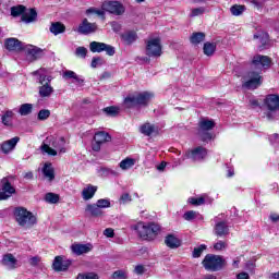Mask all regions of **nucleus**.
Masks as SVG:
<instances>
[{
	"instance_id": "a19ab883",
	"label": "nucleus",
	"mask_w": 279,
	"mask_h": 279,
	"mask_svg": "<svg viewBox=\"0 0 279 279\" xmlns=\"http://www.w3.org/2000/svg\"><path fill=\"white\" fill-rule=\"evenodd\" d=\"M189 204L192 206H204L206 204V197L205 196H199V197H190L187 199Z\"/></svg>"
},
{
	"instance_id": "69168bd1",
	"label": "nucleus",
	"mask_w": 279,
	"mask_h": 279,
	"mask_svg": "<svg viewBox=\"0 0 279 279\" xmlns=\"http://www.w3.org/2000/svg\"><path fill=\"white\" fill-rule=\"evenodd\" d=\"M39 263H40V257L38 256H34L29 259V265H32V267H36Z\"/></svg>"
},
{
	"instance_id": "2f4dec72",
	"label": "nucleus",
	"mask_w": 279,
	"mask_h": 279,
	"mask_svg": "<svg viewBox=\"0 0 279 279\" xmlns=\"http://www.w3.org/2000/svg\"><path fill=\"white\" fill-rule=\"evenodd\" d=\"M26 11H27V8L23 4L12 7L11 8V16H13L14 19H16L19 16H23Z\"/></svg>"
},
{
	"instance_id": "6e6552de",
	"label": "nucleus",
	"mask_w": 279,
	"mask_h": 279,
	"mask_svg": "<svg viewBox=\"0 0 279 279\" xmlns=\"http://www.w3.org/2000/svg\"><path fill=\"white\" fill-rule=\"evenodd\" d=\"M51 80H53L51 75H39V84H41V86H39V97H51V95L53 94Z\"/></svg>"
},
{
	"instance_id": "338daca9",
	"label": "nucleus",
	"mask_w": 279,
	"mask_h": 279,
	"mask_svg": "<svg viewBox=\"0 0 279 279\" xmlns=\"http://www.w3.org/2000/svg\"><path fill=\"white\" fill-rule=\"evenodd\" d=\"M270 221H272V223H278L279 221V215L276 213H271L269 216Z\"/></svg>"
},
{
	"instance_id": "dca6fc26",
	"label": "nucleus",
	"mask_w": 279,
	"mask_h": 279,
	"mask_svg": "<svg viewBox=\"0 0 279 279\" xmlns=\"http://www.w3.org/2000/svg\"><path fill=\"white\" fill-rule=\"evenodd\" d=\"M214 234L219 239H223V236H228L230 234V227L226 221H219L214 227Z\"/></svg>"
},
{
	"instance_id": "ddd939ff",
	"label": "nucleus",
	"mask_w": 279,
	"mask_h": 279,
	"mask_svg": "<svg viewBox=\"0 0 279 279\" xmlns=\"http://www.w3.org/2000/svg\"><path fill=\"white\" fill-rule=\"evenodd\" d=\"M24 51H26L27 58H29L31 62H36V60H40L45 52L43 48L36 47L34 45L25 46Z\"/></svg>"
},
{
	"instance_id": "4be33fe9",
	"label": "nucleus",
	"mask_w": 279,
	"mask_h": 279,
	"mask_svg": "<svg viewBox=\"0 0 279 279\" xmlns=\"http://www.w3.org/2000/svg\"><path fill=\"white\" fill-rule=\"evenodd\" d=\"M1 263L4 267H9L10 269H16L19 259H16V257H14L12 253H7L2 256Z\"/></svg>"
},
{
	"instance_id": "09e8293b",
	"label": "nucleus",
	"mask_w": 279,
	"mask_h": 279,
	"mask_svg": "<svg viewBox=\"0 0 279 279\" xmlns=\"http://www.w3.org/2000/svg\"><path fill=\"white\" fill-rule=\"evenodd\" d=\"M86 14H87V16L89 14H96L97 16H105L106 15V11L99 10L97 8H89V9L86 10Z\"/></svg>"
},
{
	"instance_id": "4468645a",
	"label": "nucleus",
	"mask_w": 279,
	"mask_h": 279,
	"mask_svg": "<svg viewBox=\"0 0 279 279\" xmlns=\"http://www.w3.org/2000/svg\"><path fill=\"white\" fill-rule=\"evenodd\" d=\"M271 57L264 56V54H256L253 57L251 64L255 66V69H258L259 66H263V69H269L271 66Z\"/></svg>"
},
{
	"instance_id": "49530a36",
	"label": "nucleus",
	"mask_w": 279,
	"mask_h": 279,
	"mask_svg": "<svg viewBox=\"0 0 279 279\" xmlns=\"http://www.w3.org/2000/svg\"><path fill=\"white\" fill-rule=\"evenodd\" d=\"M41 151H45V154H48V156H58V151L51 148L48 144L41 145Z\"/></svg>"
},
{
	"instance_id": "473e14b6",
	"label": "nucleus",
	"mask_w": 279,
	"mask_h": 279,
	"mask_svg": "<svg viewBox=\"0 0 279 279\" xmlns=\"http://www.w3.org/2000/svg\"><path fill=\"white\" fill-rule=\"evenodd\" d=\"M203 51L205 56H214L215 51H217V44L207 41L204 44Z\"/></svg>"
},
{
	"instance_id": "052dcab7",
	"label": "nucleus",
	"mask_w": 279,
	"mask_h": 279,
	"mask_svg": "<svg viewBox=\"0 0 279 279\" xmlns=\"http://www.w3.org/2000/svg\"><path fill=\"white\" fill-rule=\"evenodd\" d=\"M120 202H122L123 204H126V202H132V196L130 195V193H124L121 195Z\"/></svg>"
},
{
	"instance_id": "f3484780",
	"label": "nucleus",
	"mask_w": 279,
	"mask_h": 279,
	"mask_svg": "<svg viewBox=\"0 0 279 279\" xmlns=\"http://www.w3.org/2000/svg\"><path fill=\"white\" fill-rule=\"evenodd\" d=\"M265 106H267L268 110L270 112H274L276 110H279V96L276 94H269L264 99Z\"/></svg>"
},
{
	"instance_id": "4c0bfd02",
	"label": "nucleus",
	"mask_w": 279,
	"mask_h": 279,
	"mask_svg": "<svg viewBox=\"0 0 279 279\" xmlns=\"http://www.w3.org/2000/svg\"><path fill=\"white\" fill-rule=\"evenodd\" d=\"M33 110H34V105L23 104L20 106L19 114H21V117H27V116L32 114Z\"/></svg>"
},
{
	"instance_id": "393cba45",
	"label": "nucleus",
	"mask_w": 279,
	"mask_h": 279,
	"mask_svg": "<svg viewBox=\"0 0 279 279\" xmlns=\"http://www.w3.org/2000/svg\"><path fill=\"white\" fill-rule=\"evenodd\" d=\"M85 213H88L89 217H104V210H101L97 204L86 205Z\"/></svg>"
},
{
	"instance_id": "774afa93",
	"label": "nucleus",
	"mask_w": 279,
	"mask_h": 279,
	"mask_svg": "<svg viewBox=\"0 0 279 279\" xmlns=\"http://www.w3.org/2000/svg\"><path fill=\"white\" fill-rule=\"evenodd\" d=\"M236 279H250V274L240 272V274L236 275Z\"/></svg>"
},
{
	"instance_id": "423d86ee",
	"label": "nucleus",
	"mask_w": 279,
	"mask_h": 279,
	"mask_svg": "<svg viewBox=\"0 0 279 279\" xmlns=\"http://www.w3.org/2000/svg\"><path fill=\"white\" fill-rule=\"evenodd\" d=\"M101 9L114 16H123L125 14V5L119 0H108L102 2Z\"/></svg>"
},
{
	"instance_id": "8fccbe9b",
	"label": "nucleus",
	"mask_w": 279,
	"mask_h": 279,
	"mask_svg": "<svg viewBox=\"0 0 279 279\" xmlns=\"http://www.w3.org/2000/svg\"><path fill=\"white\" fill-rule=\"evenodd\" d=\"M206 12V9L204 7L192 9V12L190 14L191 17L195 16H202Z\"/></svg>"
},
{
	"instance_id": "f257e3e1",
	"label": "nucleus",
	"mask_w": 279,
	"mask_h": 279,
	"mask_svg": "<svg viewBox=\"0 0 279 279\" xmlns=\"http://www.w3.org/2000/svg\"><path fill=\"white\" fill-rule=\"evenodd\" d=\"M13 218L15 219V223L20 228H24V230H32L38 223L36 215L23 206H17L13 209Z\"/></svg>"
},
{
	"instance_id": "a878e982",
	"label": "nucleus",
	"mask_w": 279,
	"mask_h": 279,
	"mask_svg": "<svg viewBox=\"0 0 279 279\" xmlns=\"http://www.w3.org/2000/svg\"><path fill=\"white\" fill-rule=\"evenodd\" d=\"M254 40L259 38V51H265V49H267V47H269V34L268 33H262L259 35H254L253 36Z\"/></svg>"
},
{
	"instance_id": "680f3d73",
	"label": "nucleus",
	"mask_w": 279,
	"mask_h": 279,
	"mask_svg": "<svg viewBox=\"0 0 279 279\" xmlns=\"http://www.w3.org/2000/svg\"><path fill=\"white\" fill-rule=\"evenodd\" d=\"M99 62H101V58L100 57H94L92 59V69H97V65L99 64Z\"/></svg>"
},
{
	"instance_id": "f704fd0d",
	"label": "nucleus",
	"mask_w": 279,
	"mask_h": 279,
	"mask_svg": "<svg viewBox=\"0 0 279 279\" xmlns=\"http://www.w3.org/2000/svg\"><path fill=\"white\" fill-rule=\"evenodd\" d=\"M206 39V34L198 32V33H193L190 37V41L192 45H199V43H204Z\"/></svg>"
},
{
	"instance_id": "9d476101",
	"label": "nucleus",
	"mask_w": 279,
	"mask_h": 279,
	"mask_svg": "<svg viewBox=\"0 0 279 279\" xmlns=\"http://www.w3.org/2000/svg\"><path fill=\"white\" fill-rule=\"evenodd\" d=\"M12 195H16V187L12 185L8 178H3L1 180V189H0V202H5L12 197Z\"/></svg>"
},
{
	"instance_id": "13d9d810",
	"label": "nucleus",
	"mask_w": 279,
	"mask_h": 279,
	"mask_svg": "<svg viewBox=\"0 0 279 279\" xmlns=\"http://www.w3.org/2000/svg\"><path fill=\"white\" fill-rule=\"evenodd\" d=\"M214 250H216V252H221V250H226V242L218 241L214 244Z\"/></svg>"
},
{
	"instance_id": "864d4df0",
	"label": "nucleus",
	"mask_w": 279,
	"mask_h": 279,
	"mask_svg": "<svg viewBox=\"0 0 279 279\" xmlns=\"http://www.w3.org/2000/svg\"><path fill=\"white\" fill-rule=\"evenodd\" d=\"M63 78L64 80H75L77 78V74L74 71L66 70L63 72Z\"/></svg>"
},
{
	"instance_id": "20e7f679",
	"label": "nucleus",
	"mask_w": 279,
	"mask_h": 279,
	"mask_svg": "<svg viewBox=\"0 0 279 279\" xmlns=\"http://www.w3.org/2000/svg\"><path fill=\"white\" fill-rule=\"evenodd\" d=\"M202 265L206 271H221L228 265V262L221 255L207 254Z\"/></svg>"
},
{
	"instance_id": "de8ad7c7",
	"label": "nucleus",
	"mask_w": 279,
	"mask_h": 279,
	"mask_svg": "<svg viewBox=\"0 0 279 279\" xmlns=\"http://www.w3.org/2000/svg\"><path fill=\"white\" fill-rule=\"evenodd\" d=\"M97 207L101 210V208H110V199L100 198L96 202Z\"/></svg>"
},
{
	"instance_id": "4d7b16f0",
	"label": "nucleus",
	"mask_w": 279,
	"mask_h": 279,
	"mask_svg": "<svg viewBox=\"0 0 279 279\" xmlns=\"http://www.w3.org/2000/svg\"><path fill=\"white\" fill-rule=\"evenodd\" d=\"M104 51H106L107 56H114L117 53V50H114V46H110L108 44H105Z\"/></svg>"
},
{
	"instance_id": "6e6d98bb",
	"label": "nucleus",
	"mask_w": 279,
	"mask_h": 279,
	"mask_svg": "<svg viewBox=\"0 0 279 279\" xmlns=\"http://www.w3.org/2000/svg\"><path fill=\"white\" fill-rule=\"evenodd\" d=\"M112 278L113 279H128V276L125 275V271H123V270H116L112 274Z\"/></svg>"
},
{
	"instance_id": "58836bf2",
	"label": "nucleus",
	"mask_w": 279,
	"mask_h": 279,
	"mask_svg": "<svg viewBox=\"0 0 279 279\" xmlns=\"http://www.w3.org/2000/svg\"><path fill=\"white\" fill-rule=\"evenodd\" d=\"M45 202H47V204H58V202H60V195L53 192H48L45 195Z\"/></svg>"
},
{
	"instance_id": "603ef678",
	"label": "nucleus",
	"mask_w": 279,
	"mask_h": 279,
	"mask_svg": "<svg viewBox=\"0 0 279 279\" xmlns=\"http://www.w3.org/2000/svg\"><path fill=\"white\" fill-rule=\"evenodd\" d=\"M201 141L203 143H209V141H213V133L208 131H203V133L201 134Z\"/></svg>"
},
{
	"instance_id": "f8f14e48",
	"label": "nucleus",
	"mask_w": 279,
	"mask_h": 279,
	"mask_svg": "<svg viewBox=\"0 0 279 279\" xmlns=\"http://www.w3.org/2000/svg\"><path fill=\"white\" fill-rule=\"evenodd\" d=\"M4 47L7 51H15L17 53L21 51H25V44L14 37L7 38L4 40Z\"/></svg>"
},
{
	"instance_id": "5701e85b",
	"label": "nucleus",
	"mask_w": 279,
	"mask_h": 279,
	"mask_svg": "<svg viewBox=\"0 0 279 279\" xmlns=\"http://www.w3.org/2000/svg\"><path fill=\"white\" fill-rule=\"evenodd\" d=\"M71 250L76 256H82V254H88L93 247L90 244H72Z\"/></svg>"
},
{
	"instance_id": "412c9836",
	"label": "nucleus",
	"mask_w": 279,
	"mask_h": 279,
	"mask_svg": "<svg viewBox=\"0 0 279 279\" xmlns=\"http://www.w3.org/2000/svg\"><path fill=\"white\" fill-rule=\"evenodd\" d=\"M165 244L170 250H178L182 245V240L178 239L174 234L170 233L165 238Z\"/></svg>"
},
{
	"instance_id": "0e129e2a",
	"label": "nucleus",
	"mask_w": 279,
	"mask_h": 279,
	"mask_svg": "<svg viewBox=\"0 0 279 279\" xmlns=\"http://www.w3.org/2000/svg\"><path fill=\"white\" fill-rule=\"evenodd\" d=\"M135 274H137V276H143V274H145V266L143 265H137L135 267Z\"/></svg>"
},
{
	"instance_id": "cd10ccee",
	"label": "nucleus",
	"mask_w": 279,
	"mask_h": 279,
	"mask_svg": "<svg viewBox=\"0 0 279 279\" xmlns=\"http://www.w3.org/2000/svg\"><path fill=\"white\" fill-rule=\"evenodd\" d=\"M157 131H158V128H156V125L149 122H145L140 126V132L141 134H144V136H151V134H154V132H157Z\"/></svg>"
},
{
	"instance_id": "72a5a7b5",
	"label": "nucleus",
	"mask_w": 279,
	"mask_h": 279,
	"mask_svg": "<svg viewBox=\"0 0 279 279\" xmlns=\"http://www.w3.org/2000/svg\"><path fill=\"white\" fill-rule=\"evenodd\" d=\"M1 119L3 125H5L7 128H12V119H14V111L7 110Z\"/></svg>"
},
{
	"instance_id": "3c124183",
	"label": "nucleus",
	"mask_w": 279,
	"mask_h": 279,
	"mask_svg": "<svg viewBox=\"0 0 279 279\" xmlns=\"http://www.w3.org/2000/svg\"><path fill=\"white\" fill-rule=\"evenodd\" d=\"M75 54L78 58H86V56L88 54V49H86V47H77L75 50Z\"/></svg>"
},
{
	"instance_id": "e2e57ef3",
	"label": "nucleus",
	"mask_w": 279,
	"mask_h": 279,
	"mask_svg": "<svg viewBox=\"0 0 279 279\" xmlns=\"http://www.w3.org/2000/svg\"><path fill=\"white\" fill-rule=\"evenodd\" d=\"M111 28L116 34H119V31L121 29V24L119 22H112Z\"/></svg>"
},
{
	"instance_id": "9b49d317",
	"label": "nucleus",
	"mask_w": 279,
	"mask_h": 279,
	"mask_svg": "<svg viewBox=\"0 0 279 279\" xmlns=\"http://www.w3.org/2000/svg\"><path fill=\"white\" fill-rule=\"evenodd\" d=\"M250 80L242 84V88H247L248 90H256L258 86L263 85V76L260 72H250Z\"/></svg>"
},
{
	"instance_id": "c03bdc74",
	"label": "nucleus",
	"mask_w": 279,
	"mask_h": 279,
	"mask_svg": "<svg viewBox=\"0 0 279 279\" xmlns=\"http://www.w3.org/2000/svg\"><path fill=\"white\" fill-rule=\"evenodd\" d=\"M51 117V111L49 109H41L37 114L38 121H47Z\"/></svg>"
},
{
	"instance_id": "7ed1b4c3",
	"label": "nucleus",
	"mask_w": 279,
	"mask_h": 279,
	"mask_svg": "<svg viewBox=\"0 0 279 279\" xmlns=\"http://www.w3.org/2000/svg\"><path fill=\"white\" fill-rule=\"evenodd\" d=\"M154 99V93L149 92H141L136 95H129L124 98L123 105L128 110L132 108H136L138 106L140 108H147L149 106V101Z\"/></svg>"
},
{
	"instance_id": "1a4fd4ad",
	"label": "nucleus",
	"mask_w": 279,
	"mask_h": 279,
	"mask_svg": "<svg viewBox=\"0 0 279 279\" xmlns=\"http://www.w3.org/2000/svg\"><path fill=\"white\" fill-rule=\"evenodd\" d=\"M112 141V136L110 133L106 131H98L94 135V142L92 143L93 151H101V145L105 143H110Z\"/></svg>"
},
{
	"instance_id": "a211bd4d",
	"label": "nucleus",
	"mask_w": 279,
	"mask_h": 279,
	"mask_svg": "<svg viewBox=\"0 0 279 279\" xmlns=\"http://www.w3.org/2000/svg\"><path fill=\"white\" fill-rule=\"evenodd\" d=\"M120 38L122 43H124V45L130 46V45H134V43L138 40V34L136 33V31H126L120 34Z\"/></svg>"
},
{
	"instance_id": "7c9ffc66",
	"label": "nucleus",
	"mask_w": 279,
	"mask_h": 279,
	"mask_svg": "<svg viewBox=\"0 0 279 279\" xmlns=\"http://www.w3.org/2000/svg\"><path fill=\"white\" fill-rule=\"evenodd\" d=\"M50 32L54 36H58L59 34H64L66 32V26H64L62 22H54L50 25Z\"/></svg>"
},
{
	"instance_id": "e433bc0d",
	"label": "nucleus",
	"mask_w": 279,
	"mask_h": 279,
	"mask_svg": "<svg viewBox=\"0 0 279 279\" xmlns=\"http://www.w3.org/2000/svg\"><path fill=\"white\" fill-rule=\"evenodd\" d=\"M102 112L106 114V117H119L121 109L117 106H109L104 108Z\"/></svg>"
},
{
	"instance_id": "6ab92c4d",
	"label": "nucleus",
	"mask_w": 279,
	"mask_h": 279,
	"mask_svg": "<svg viewBox=\"0 0 279 279\" xmlns=\"http://www.w3.org/2000/svg\"><path fill=\"white\" fill-rule=\"evenodd\" d=\"M52 267L54 271H68L69 267H71V262H64L62 256H56L52 263Z\"/></svg>"
},
{
	"instance_id": "2eb2a0df",
	"label": "nucleus",
	"mask_w": 279,
	"mask_h": 279,
	"mask_svg": "<svg viewBox=\"0 0 279 279\" xmlns=\"http://www.w3.org/2000/svg\"><path fill=\"white\" fill-rule=\"evenodd\" d=\"M78 34L88 36V34H95L97 32V23L88 22V19H84L77 27Z\"/></svg>"
},
{
	"instance_id": "ea45409f",
	"label": "nucleus",
	"mask_w": 279,
	"mask_h": 279,
	"mask_svg": "<svg viewBox=\"0 0 279 279\" xmlns=\"http://www.w3.org/2000/svg\"><path fill=\"white\" fill-rule=\"evenodd\" d=\"M206 250H208V246L206 244H201L199 246L194 247L192 252V258H201L202 254H204Z\"/></svg>"
},
{
	"instance_id": "c756f323",
	"label": "nucleus",
	"mask_w": 279,
	"mask_h": 279,
	"mask_svg": "<svg viewBox=\"0 0 279 279\" xmlns=\"http://www.w3.org/2000/svg\"><path fill=\"white\" fill-rule=\"evenodd\" d=\"M43 173L45 178H48L49 182H53V180H56V170L53 169V166H51V163H45L43 168Z\"/></svg>"
},
{
	"instance_id": "bb28decb",
	"label": "nucleus",
	"mask_w": 279,
	"mask_h": 279,
	"mask_svg": "<svg viewBox=\"0 0 279 279\" xmlns=\"http://www.w3.org/2000/svg\"><path fill=\"white\" fill-rule=\"evenodd\" d=\"M95 193H97V186L88 184L85 189H83L82 197L85 199V202H88V199H93V197H95Z\"/></svg>"
},
{
	"instance_id": "37998d69",
	"label": "nucleus",
	"mask_w": 279,
	"mask_h": 279,
	"mask_svg": "<svg viewBox=\"0 0 279 279\" xmlns=\"http://www.w3.org/2000/svg\"><path fill=\"white\" fill-rule=\"evenodd\" d=\"M134 162L135 161L133 158H125L120 162V169H123L125 171L131 167H134Z\"/></svg>"
},
{
	"instance_id": "39448f33",
	"label": "nucleus",
	"mask_w": 279,
	"mask_h": 279,
	"mask_svg": "<svg viewBox=\"0 0 279 279\" xmlns=\"http://www.w3.org/2000/svg\"><path fill=\"white\" fill-rule=\"evenodd\" d=\"M208 156V149L203 146H197L193 149H189L185 154L181 157V161L184 160H192L193 162H199L204 160Z\"/></svg>"
},
{
	"instance_id": "c9c22d12",
	"label": "nucleus",
	"mask_w": 279,
	"mask_h": 279,
	"mask_svg": "<svg viewBox=\"0 0 279 279\" xmlns=\"http://www.w3.org/2000/svg\"><path fill=\"white\" fill-rule=\"evenodd\" d=\"M106 47V43H100V41H92L89 44V50L92 53H101Z\"/></svg>"
},
{
	"instance_id": "5fc2aeb1",
	"label": "nucleus",
	"mask_w": 279,
	"mask_h": 279,
	"mask_svg": "<svg viewBox=\"0 0 279 279\" xmlns=\"http://www.w3.org/2000/svg\"><path fill=\"white\" fill-rule=\"evenodd\" d=\"M197 213L193 211V210H189L183 215V219H185V221H193V219H195Z\"/></svg>"
},
{
	"instance_id": "b1692460",
	"label": "nucleus",
	"mask_w": 279,
	"mask_h": 279,
	"mask_svg": "<svg viewBox=\"0 0 279 279\" xmlns=\"http://www.w3.org/2000/svg\"><path fill=\"white\" fill-rule=\"evenodd\" d=\"M37 20L38 12L34 8L29 9L28 13L24 12V14L21 16V21L23 23H36Z\"/></svg>"
},
{
	"instance_id": "0eeeda50",
	"label": "nucleus",
	"mask_w": 279,
	"mask_h": 279,
	"mask_svg": "<svg viewBox=\"0 0 279 279\" xmlns=\"http://www.w3.org/2000/svg\"><path fill=\"white\" fill-rule=\"evenodd\" d=\"M146 56L148 58H160L162 56V44L160 38L156 37L146 43Z\"/></svg>"
},
{
	"instance_id": "aec40b11",
	"label": "nucleus",
	"mask_w": 279,
	"mask_h": 279,
	"mask_svg": "<svg viewBox=\"0 0 279 279\" xmlns=\"http://www.w3.org/2000/svg\"><path fill=\"white\" fill-rule=\"evenodd\" d=\"M19 141H21V137L15 136L11 140L3 142L0 147L2 154H10V151H12L16 147Z\"/></svg>"
},
{
	"instance_id": "c85d7f7f",
	"label": "nucleus",
	"mask_w": 279,
	"mask_h": 279,
	"mask_svg": "<svg viewBox=\"0 0 279 279\" xmlns=\"http://www.w3.org/2000/svg\"><path fill=\"white\" fill-rule=\"evenodd\" d=\"M215 120L203 119L198 122L201 132H210V130H215Z\"/></svg>"
},
{
	"instance_id": "bf43d9fd",
	"label": "nucleus",
	"mask_w": 279,
	"mask_h": 279,
	"mask_svg": "<svg viewBox=\"0 0 279 279\" xmlns=\"http://www.w3.org/2000/svg\"><path fill=\"white\" fill-rule=\"evenodd\" d=\"M105 236H107L108 239H114V229L112 228H107L104 231Z\"/></svg>"
},
{
	"instance_id": "79ce46f5",
	"label": "nucleus",
	"mask_w": 279,
	"mask_h": 279,
	"mask_svg": "<svg viewBox=\"0 0 279 279\" xmlns=\"http://www.w3.org/2000/svg\"><path fill=\"white\" fill-rule=\"evenodd\" d=\"M244 10H245V5H241V4H233L230 8V12L233 16H241Z\"/></svg>"
},
{
	"instance_id": "f03ea898",
	"label": "nucleus",
	"mask_w": 279,
	"mask_h": 279,
	"mask_svg": "<svg viewBox=\"0 0 279 279\" xmlns=\"http://www.w3.org/2000/svg\"><path fill=\"white\" fill-rule=\"evenodd\" d=\"M133 230L137 232V236L142 239V241H156L160 232H162V227L156 222H137Z\"/></svg>"
},
{
	"instance_id": "a18cd8bd",
	"label": "nucleus",
	"mask_w": 279,
	"mask_h": 279,
	"mask_svg": "<svg viewBox=\"0 0 279 279\" xmlns=\"http://www.w3.org/2000/svg\"><path fill=\"white\" fill-rule=\"evenodd\" d=\"M76 279H99V275L97 272H83L78 274Z\"/></svg>"
}]
</instances>
